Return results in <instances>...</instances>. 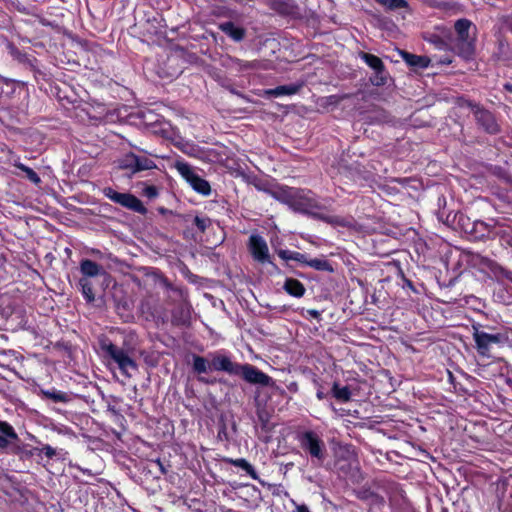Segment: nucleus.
I'll list each match as a JSON object with an SVG mask.
<instances>
[{
  "instance_id": "nucleus-1",
  "label": "nucleus",
  "mask_w": 512,
  "mask_h": 512,
  "mask_svg": "<svg viewBox=\"0 0 512 512\" xmlns=\"http://www.w3.org/2000/svg\"><path fill=\"white\" fill-rule=\"evenodd\" d=\"M273 195L275 200L289 206L293 211L307 215L314 220L322 221L333 227L351 226V220L348 217L328 214L329 208L321 203L310 189L284 185Z\"/></svg>"
},
{
  "instance_id": "nucleus-2",
  "label": "nucleus",
  "mask_w": 512,
  "mask_h": 512,
  "mask_svg": "<svg viewBox=\"0 0 512 512\" xmlns=\"http://www.w3.org/2000/svg\"><path fill=\"white\" fill-rule=\"evenodd\" d=\"M455 39L453 49L464 60H471L476 51L477 27L467 18H461L454 23Z\"/></svg>"
},
{
  "instance_id": "nucleus-3",
  "label": "nucleus",
  "mask_w": 512,
  "mask_h": 512,
  "mask_svg": "<svg viewBox=\"0 0 512 512\" xmlns=\"http://www.w3.org/2000/svg\"><path fill=\"white\" fill-rule=\"evenodd\" d=\"M295 440L315 465L323 464L327 456V449L324 440L317 432L310 429L297 431Z\"/></svg>"
},
{
  "instance_id": "nucleus-4",
  "label": "nucleus",
  "mask_w": 512,
  "mask_h": 512,
  "mask_svg": "<svg viewBox=\"0 0 512 512\" xmlns=\"http://www.w3.org/2000/svg\"><path fill=\"white\" fill-rule=\"evenodd\" d=\"M99 347L103 356L117 364L119 370L124 376L129 377L130 370H137L136 361L129 355L126 350L112 343L109 338H101L99 340Z\"/></svg>"
},
{
  "instance_id": "nucleus-5",
  "label": "nucleus",
  "mask_w": 512,
  "mask_h": 512,
  "mask_svg": "<svg viewBox=\"0 0 512 512\" xmlns=\"http://www.w3.org/2000/svg\"><path fill=\"white\" fill-rule=\"evenodd\" d=\"M473 338L477 353L481 357L486 358L493 356V350L495 347H503L509 341V337L506 332L488 333L478 329H475Z\"/></svg>"
},
{
  "instance_id": "nucleus-6",
  "label": "nucleus",
  "mask_w": 512,
  "mask_h": 512,
  "mask_svg": "<svg viewBox=\"0 0 512 512\" xmlns=\"http://www.w3.org/2000/svg\"><path fill=\"white\" fill-rule=\"evenodd\" d=\"M102 194L113 203L118 204L121 207L133 211L135 213L145 215L148 211L147 208L142 203V201L132 193H122L116 191L112 187H104L102 189Z\"/></svg>"
},
{
  "instance_id": "nucleus-7",
  "label": "nucleus",
  "mask_w": 512,
  "mask_h": 512,
  "mask_svg": "<svg viewBox=\"0 0 512 512\" xmlns=\"http://www.w3.org/2000/svg\"><path fill=\"white\" fill-rule=\"evenodd\" d=\"M118 166L122 170H127L128 175L132 176L141 171L157 168L156 163L145 155H138L134 152L124 154L118 161Z\"/></svg>"
},
{
  "instance_id": "nucleus-8",
  "label": "nucleus",
  "mask_w": 512,
  "mask_h": 512,
  "mask_svg": "<svg viewBox=\"0 0 512 512\" xmlns=\"http://www.w3.org/2000/svg\"><path fill=\"white\" fill-rule=\"evenodd\" d=\"M177 171L186 180V182L192 187L197 193L208 196L211 193L210 183L195 173L190 164L186 162L177 161L175 165Z\"/></svg>"
},
{
  "instance_id": "nucleus-9",
  "label": "nucleus",
  "mask_w": 512,
  "mask_h": 512,
  "mask_svg": "<svg viewBox=\"0 0 512 512\" xmlns=\"http://www.w3.org/2000/svg\"><path fill=\"white\" fill-rule=\"evenodd\" d=\"M237 372L234 376L241 377L245 382L252 385L270 386L273 383V379L258 367L249 363H238Z\"/></svg>"
},
{
  "instance_id": "nucleus-10",
  "label": "nucleus",
  "mask_w": 512,
  "mask_h": 512,
  "mask_svg": "<svg viewBox=\"0 0 512 512\" xmlns=\"http://www.w3.org/2000/svg\"><path fill=\"white\" fill-rule=\"evenodd\" d=\"M247 248L253 260L260 264L276 265L271 260L266 240L259 234H251L248 239Z\"/></svg>"
},
{
  "instance_id": "nucleus-11",
  "label": "nucleus",
  "mask_w": 512,
  "mask_h": 512,
  "mask_svg": "<svg viewBox=\"0 0 512 512\" xmlns=\"http://www.w3.org/2000/svg\"><path fill=\"white\" fill-rule=\"evenodd\" d=\"M458 224L464 233L468 234L472 240H482L489 237L491 226L481 220L471 221L470 218L460 214Z\"/></svg>"
},
{
  "instance_id": "nucleus-12",
  "label": "nucleus",
  "mask_w": 512,
  "mask_h": 512,
  "mask_svg": "<svg viewBox=\"0 0 512 512\" xmlns=\"http://www.w3.org/2000/svg\"><path fill=\"white\" fill-rule=\"evenodd\" d=\"M477 125L487 134L495 135L501 130L494 114L488 109L482 107L476 111L474 115Z\"/></svg>"
},
{
  "instance_id": "nucleus-13",
  "label": "nucleus",
  "mask_w": 512,
  "mask_h": 512,
  "mask_svg": "<svg viewBox=\"0 0 512 512\" xmlns=\"http://www.w3.org/2000/svg\"><path fill=\"white\" fill-rule=\"evenodd\" d=\"M237 366L238 362L232 361L231 357L226 354L219 352L211 354L210 371L225 372L234 376Z\"/></svg>"
},
{
  "instance_id": "nucleus-14",
  "label": "nucleus",
  "mask_w": 512,
  "mask_h": 512,
  "mask_svg": "<svg viewBox=\"0 0 512 512\" xmlns=\"http://www.w3.org/2000/svg\"><path fill=\"white\" fill-rule=\"evenodd\" d=\"M335 468L340 477L352 481L356 480L360 473L356 459L338 458L335 461Z\"/></svg>"
},
{
  "instance_id": "nucleus-15",
  "label": "nucleus",
  "mask_w": 512,
  "mask_h": 512,
  "mask_svg": "<svg viewBox=\"0 0 512 512\" xmlns=\"http://www.w3.org/2000/svg\"><path fill=\"white\" fill-rule=\"evenodd\" d=\"M171 323L176 327H189L191 325V308L179 304L171 312Z\"/></svg>"
},
{
  "instance_id": "nucleus-16",
  "label": "nucleus",
  "mask_w": 512,
  "mask_h": 512,
  "mask_svg": "<svg viewBox=\"0 0 512 512\" xmlns=\"http://www.w3.org/2000/svg\"><path fill=\"white\" fill-rule=\"evenodd\" d=\"M400 55L403 61L414 70L426 69L431 63L428 56L416 55L408 51H400Z\"/></svg>"
},
{
  "instance_id": "nucleus-17",
  "label": "nucleus",
  "mask_w": 512,
  "mask_h": 512,
  "mask_svg": "<svg viewBox=\"0 0 512 512\" xmlns=\"http://www.w3.org/2000/svg\"><path fill=\"white\" fill-rule=\"evenodd\" d=\"M0 449H7L11 442L19 441L14 427L7 421L0 420Z\"/></svg>"
},
{
  "instance_id": "nucleus-18",
  "label": "nucleus",
  "mask_w": 512,
  "mask_h": 512,
  "mask_svg": "<svg viewBox=\"0 0 512 512\" xmlns=\"http://www.w3.org/2000/svg\"><path fill=\"white\" fill-rule=\"evenodd\" d=\"M6 49L13 60L29 67L30 63H34L36 58L29 55L25 51L20 50L13 42L7 41Z\"/></svg>"
},
{
  "instance_id": "nucleus-19",
  "label": "nucleus",
  "mask_w": 512,
  "mask_h": 512,
  "mask_svg": "<svg viewBox=\"0 0 512 512\" xmlns=\"http://www.w3.org/2000/svg\"><path fill=\"white\" fill-rule=\"evenodd\" d=\"M220 30L236 42L242 41L246 36L245 28L237 26L232 21L223 22L219 25Z\"/></svg>"
},
{
  "instance_id": "nucleus-20",
  "label": "nucleus",
  "mask_w": 512,
  "mask_h": 512,
  "mask_svg": "<svg viewBox=\"0 0 512 512\" xmlns=\"http://www.w3.org/2000/svg\"><path fill=\"white\" fill-rule=\"evenodd\" d=\"M303 86H304L303 82L292 83V84H288V85H279L275 88L266 90V95H268L270 97L294 95V94H297L302 89Z\"/></svg>"
},
{
  "instance_id": "nucleus-21",
  "label": "nucleus",
  "mask_w": 512,
  "mask_h": 512,
  "mask_svg": "<svg viewBox=\"0 0 512 512\" xmlns=\"http://www.w3.org/2000/svg\"><path fill=\"white\" fill-rule=\"evenodd\" d=\"M283 289L290 296L301 298L306 292V288L302 282L295 278H286Z\"/></svg>"
},
{
  "instance_id": "nucleus-22",
  "label": "nucleus",
  "mask_w": 512,
  "mask_h": 512,
  "mask_svg": "<svg viewBox=\"0 0 512 512\" xmlns=\"http://www.w3.org/2000/svg\"><path fill=\"white\" fill-rule=\"evenodd\" d=\"M223 461L232 466L238 467L241 470L245 471L247 475H249L254 480H259V475L256 472L255 468L244 458H224Z\"/></svg>"
},
{
  "instance_id": "nucleus-23",
  "label": "nucleus",
  "mask_w": 512,
  "mask_h": 512,
  "mask_svg": "<svg viewBox=\"0 0 512 512\" xmlns=\"http://www.w3.org/2000/svg\"><path fill=\"white\" fill-rule=\"evenodd\" d=\"M102 271V266L91 259H82L80 262V272L84 276L83 278L95 277Z\"/></svg>"
},
{
  "instance_id": "nucleus-24",
  "label": "nucleus",
  "mask_w": 512,
  "mask_h": 512,
  "mask_svg": "<svg viewBox=\"0 0 512 512\" xmlns=\"http://www.w3.org/2000/svg\"><path fill=\"white\" fill-rule=\"evenodd\" d=\"M333 398L339 403H347L351 400L352 392L349 386H340L338 382H334L331 388Z\"/></svg>"
},
{
  "instance_id": "nucleus-25",
  "label": "nucleus",
  "mask_w": 512,
  "mask_h": 512,
  "mask_svg": "<svg viewBox=\"0 0 512 512\" xmlns=\"http://www.w3.org/2000/svg\"><path fill=\"white\" fill-rule=\"evenodd\" d=\"M41 395L45 399H49L54 403H67L71 400L68 393L52 388L50 390H41Z\"/></svg>"
},
{
  "instance_id": "nucleus-26",
  "label": "nucleus",
  "mask_w": 512,
  "mask_h": 512,
  "mask_svg": "<svg viewBox=\"0 0 512 512\" xmlns=\"http://www.w3.org/2000/svg\"><path fill=\"white\" fill-rule=\"evenodd\" d=\"M304 265L309 266L317 271H323V272H329L332 273L334 271L333 266L331 263L326 260L325 258H314L309 259L308 256L306 257V262Z\"/></svg>"
},
{
  "instance_id": "nucleus-27",
  "label": "nucleus",
  "mask_w": 512,
  "mask_h": 512,
  "mask_svg": "<svg viewBox=\"0 0 512 512\" xmlns=\"http://www.w3.org/2000/svg\"><path fill=\"white\" fill-rule=\"evenodd\" d=\"M192 369L196 374H205L210 371V361L200 355L193 354L192 355Z\"/></svg>"
},
{
  "instance_id": "nucleus-28",
  "label": "nucleus",
  "mask_w": 512,
  "mask_h": 512,
  "mask_svg": "<svg viewBox=\"0 0 512 512\" xmlns=\"http://www.w3.org/2000/svg\"><path fill=\"white\" fill-rule=\"evenodd\" d=\"M423 39L439 51H447L449 49L447 41L436 33H425Z\"/></svg>"
},
{
  "instance_id": "nucleus-29",
  "label": "nucleus",
  "mask_w": 512,
  "mask_h": 512,
  "mask_svg": "<svg viewBox=\"0 0 512 512\" xmlns=\"http://www.w3.org/2000/svg\"><path fill=\"white\" fill-rule=\"evenodd\" d=\"M379 5L383 6L386 10L396 11L400 9H406L411 12L409 3L407 0H375Z\"/></svg>"
},
{
  "instance_id": "nucleus-30",
  "label": "nucleus",
  "mask_w": 512,
  "mask_h": 512,
  "mask_svg": "<svg viewBox=\"0 0 512 512\" xmlns=\"http://www.w3.org/2000/svg\"><path fill=\"white\" fill-rule=\"evenodd\" d=\"M256 416H257V419L260 423L262 430L269 431L270 430L269 422H270L271 414L265 405L257 403Z\"/></svg>"
},
{
  "instance_id": "nucleus-31",
  "label": "nucleus",
  "mask_w": 512,
  "mask_h": 512,
  "mask_svg": "<svg viewBox=\"0 0 512 512\" xmlns=\"http://www.w3.org/2000/svg\"><path fill=\"white\" fill-rule=\"evenodd\" d=\"M277 254L281 259H283L285 261L293 260V261H296L303 265L306 262V257H307V254L300 253L298 251L288 250V249H280L277 251Z\"/></svg>"
},
{
  "instance_id": "nucleus-32",
  "label": "nucleus",
  "mask_w": 512,
  "mask_h": 512,
  "mask_svg": "<svg viewBox=\"0 0 512 512\" xmlns=\"http://www.w3.org/2000/svg\"><path fill=\"white\" fill-rule=\"evenodd\" d=\"M16 168H18L19 170H21L24 174H25V177L33 184L35 185H39L41 183V178L40 176L30 167L26 166L25 164L21 163L18 160H15L14 164H13Z\"/></svg>"
},
{
  "instance_id": "nucleus-33",
  "label": "nucleus",
  "mask_w": 512,
  "mask_h": 512,
  "mask_svg": "<svg viewBox=\"0 0 512 512\" xmlns=\"http://www.w3.org/2000/svg\"><path fill=\"white\" fill-rule=\"evenodd\" d=\"M78 285L80 286L81 293L87 303H92L95 300L92 283L87 278H80Z\"/></svg>"
},
{
  "instance_id": "nucleus-34",
  "label": "nucleus",
  "mask_w": 512,
  "mask_h": 512,
  "mask_svg": "<svg viewBox=\"0 0 512 512\" xmlns=\"http://www.w3.org/2000/svg\"><path fill=\"white\" fill-rule=\"evenodd\" d=\"M389 77V72L387 71L385 65L381 67V70H374V74L370 77V82L372 85L381 87L387 84Z\"/></svg>"
},
{
  "instance_id": "nucleus-35",
  "label": "nucleus",
  "mask_w": 512,
  "mask_h": 512,
  "mask_svg": "<svg viewBox=\"0 0 512 512\" xmlns=\"http://www.w3.org/2000/svg\"><path fill=\"white\" fill-rule=\"evenodd\" d=\"M360 58L373 70H381V67L384 65L381 58L371 53L361 52Z\"/></svg>"
},
{
  "instance_id": "nucleus-36",
  "label": "nucleus",
  "mask_w": 512,
  "mask_h": 512,
  "mask_svg": "<svg viewBox=\"0 0 512 512\" xmlns=\"http://www.w3.org/2000/svg\"><path fill=\"white\" fill-rule=\"evenodd\" d=\"M28 68L33 72L34 78L37 83H40V81H45V82L49 81V79H50L49 75L46 72H44L38 68V60L37 59L34 63H30Z\"/></svg>"
},
{
  "instance_id": "nucleus-37",
  "label": "nucleus",
  "mask_w": 512,
  "mask_h": 512,
  "mask_svg": "<svg viewBox=\"0 0 512 512\" xmlns=\"http://www.w3.org/2000/svg\"><path fill=\"white\" fill-rule=\"evenodd\" d=\"M254 186L257 190L259 191H263L265 193H267L268 195H270L271 197L274 198V193L276 191H278L279 189L283 188L284 185H274V186H271L270 184L268 183H264L262 181H259L257 183H254Z\"/></svg>"
},
{
  "instance_id": "nucleus-38",
  "label": "nucleus",
  "mask_w": 512,
  "mask_h": 512,
  "mask_svg": "<svg viewBox=\"0 0 512 512\" xmlns=\"http://www.w3.org/2000/svg\"><path fill=\"white\" fill-rule=\"evenodd\" d=\"M194 225L200 233H204L206 229L211 225V219L209 217L195 216L193 220Z\"/></svg>"
},
{
  "instance_id": "nucleus-39",
  "label": "nucleus",
  "mask_w": 512,
  "mask_h": 512,
  "mask_svg": "<svg viewBox=\"0 0 512 512\" xmlns=\"http://www.w3.org/2000/svg\"><path fill=\"white\" fill-rule=\"evenodd\" d=\"M361 499H366L371 501L372 503L384 505L385 500L383 497L379 496L378 494L372 492V491H364L361 496H359Z\"/></svg>"
},
{
  "instance_id": "nucleus-40",
  "label": "nucleus",
  "mask_w": 512,
  "mask_h": 512,
  "mask_svg": "<svg viewBox=\"0 0 512 512\" xmlns=\"http://www.w3.org/2000/svg\"><path fill=\"white\" fill-rule=\"evenodd\" d=\"M458 105H459L460 107H467V108H469V109L472 111L473 115H475V114H476V111H477L478 109H481V108L483 107V106H482V105H480L479 103H476V102H474V101H472V100L465 99V98H462V97H461V98H459V100H458Z\"/></svg>"
},
{
  "instance_id": "nucleus-41",
  "label": "nucleus",
  "mask_w": 512,
  "mask_h": 512,
  "mask_svg": "<svg viewBox=\"0 0 512 512\" xmlns=\"http://www.w3.org/2000/svg\"><path fill=\"white\" fill-rule=\"evenodd\" d=\"M142 194L149 199H154L159 195V189L154 185H146L142 189Z\"/></svg>"
},
{
  "instance_id": "nucleus-42",
  "label": "nucleus",
  "mask_w": 512,
  "mask_h": 512,
  "mask_svg": "<svg viewBox=\"0 0 512 512\" xmlns=\"http://www.w3.org/2000/svg\"><path fill=\"white\" fill-rule=\"evenodd\" d=\"M56 454V449L50 446L49 444H45L42 447H39V457H42V455H44L48 459H52L54 456H56Z\"/></svg>"
},
{
  "instance_id": "nucleus-43",
  "label": "nucleus",
  "mask_w": 512,
  "mask_h": 512,
  "mask_svg": "<svg viewBox=\"0 0 512 512\" xmlns=\"http://www.w3.org/2000/svg\"><path fill=\"white\" fill-rule=\"evenodd\" d=\"M341 100H342V97H340L338 95H330V96L325 97L324 104L326 106H330V105L337 106Z\"/></svg>"
},
{
  "instance_id": "nucleus-44",
  "label": "nucleus",
  "mask_w": 512,
  "mask_h": 512,
  "mask_svg": "<svg viewBox=\"0 0 512 512\" xmlns=\"http://www.w3.org/2000/svg\"><path fill=\"white\" fill-rule=\"evenodd\" d=\"M279 11L283 14H291L293 9H294V5H291L287 2H279Z\"/></svg>"
},
{
  "instance_id": "nucleus-45",
  "label": "nucleus",
  "mask_w": 512,
  "mask_h": 512,
  "mask_svg": "<svg viewBox=\"0 0 512 512\" xmlns=\"http://www.w3.org/2000/svg\"><path fill=\"white\" fill-rule=\"evenodd\" d=\"M313 381L318 386V390L316 392L317 399L320 401L324 400L326 398V394L322 391V387H321L320 383L318 382V380L316 378Z\"/></svg>"
},
{
  "instance_id": "nucleus-46",
  "label": "nucleus",
  "mask_w": 512,
  "mask_h": 512,
  "mask_svg": "<svg viewBox=\"0 0 512 512\" xmlns=\"http://www.w3.org/2000/svg\"><path fill=\"white\" fill-rule=\"evenodd\" d=\"M218 438L220 440H228V433L225 424H223L218 430Z\"/></svg>"
},
{
  "instance_id": "nucleus-47",
  "label": "nucleus",
  "mask_w": 512,
  "mask_h": 512,
  "mask_svg": "<svg viewBox=\"0 0 512 512\" xmlns=\"http://www.w3.org/2000/svg\"><path fill=\"white\" fill-rule=\"evenodd\" d=\"M499 273L504 277L506 278L507 280L511 281L512 282V271L511 270H508L506 268H503V267H499Z\"/></svg>"
},
{
  "instance_id": "nucleus-48",
  "label": "nucleus",
  "mask_w": 512,
  "mask_h": 512,
  "mask_svg": "<svg viewBox=\"0 0 512 512\" xmlns=\"http://www.w3.org/2000/svg\"><path fill=\"white\" fill-rule=\"evenodd\" d=\"M23 453L28 457L39 456V447H33L29 451H23Z\"/></svg>"
},
{
  "instance_id": "nucleus-49",
  "label": "nucleus",
  "mask_w": 512,
  "mask_h": 512,
  "mask_svg": "<svg viewBox=\"0 0 512 512\" xmlns=\"http://www.w3.org/2000/svg\"><path fill=\"white\" fill-rule=\"evenodd\" d=\"M438 63L440 64H443V65H449L452 63V58L449 57V56H444V57H441L439 60H438Z\"/></svg>"
},
{
  "instance_id": "nucleus-50",
  "label": "nucleus",
  "mask_w": 512,
  "mask_h": 512,
  "mask_svg": "<svg viewBox=\"0 0 512 512\" xmlns=\"http://www.w3.org/2000/svg\"><path fill=\"white\" fill-rule=\"evenodd\" d=\"M155 463L159 467V470H160L161 474L165 475L167 473V470H166L165 466L163 465V463L161 462V460L157 459L155 461Z\"/></svg>"
},
{
  "instance_id": "nucleus-51",
  "label": "nucleus",
  "mask_w": 512,
  "mask_h": 512,
  "mask_svg": "<svg viewBox=\"0 0 512 512\" xmlns=\"http://www.w3.org/2000/svg\"><path fill=\"white\" fill-rule=\"evenodd\" d=\"M307 312H308V314H309L310 316H312V317H313V318H315V319H319V318H320V316H321L320 312H319L318 310H315V309H310V310H308Z\"/></svg>"
},
{
  "instance_id": "nucleus-52",
  "label": "nucleus",
  "mask_w": 512,
  "mask_h": 512,
  "mask_svg": "<svg viewBox=\"0 0 512 512\" xmlns=\"http://www.w3.org/2000/svg\"><path fill=\"white\" fill-rule=\"evenodd\" d=\"M290 392L296 393L298 391V385L296 382H292L287 386Z\"/></svg>"
},
{
  "instance_id": "nucleus-53",
  "label": "nucleus",
  "mask_w": 512,
  "mask_h": 512,
  "mask_svg": "<svg viewBox=\"0 0 512 512\" xmlns=\"http://www.w3.org/2000/svg\"><path fill=\"white\" fill-rule=\"evenodd\" d=\"M297 512H311L306 505L297 506Z\"/></svg>"
},
{
  "instance_id": "nucleus-54",
  "label": "nucleus",
  "mask_w": 512,
  "mask_h": 512,
  "mask_svg": "<svg viewBox=\"0 0 512 512\" xmlns=\"http://www.w3.org/2000/svg\"><path fill=\"white\" fill-rule=\"evenodd\" d=\"M503 88H504V90H506L507 92L512 93V83H509V82L505 83V84L503 85Z\"/></svg>"
},
{
  "instance_id": "nucleus-55",
  "label": "nucleus",
  "mask_w": 512,
  "mask_h": 512,
  "mask_svg": "<svg viewBox=\"0 0 512 512\" xmlns=\"http://www.w3.org/2000/svg\"><path fill=\"white\" fill-rule=\"evenodd\" d=\"M440 512H449L448 508L440 506Z\"/></svg>"
},
{
  "instance_id": "nucleus-56",
  "label": "nucleus",
  "mask_w": 512,
  "mask_h": 512,
  "mask_svg": "<svg viewBox=\"0 0 512 512\" xmlns=\"http://www.w3.org/2000/svg\"><path fill=\"white\" fill-rule=\"evenodd\" d=\"M324 201H325V203H332L333 199L332 198H326Z\"/></svg>"
},
{
  "instance_id": "nucleus-57",
  "label": "nucleus",
  "mask_w": 512,
  "mask_h": 512,
  "mask_svg": "<svg viewBox=\"0 0 512 512\" xmlns=\"http://www.w3.org/2000/svg\"><path fill=\"white\" fill-rule=\"evenodd\" d=\"M15 454H18L20 452V447H17L14 451Z\"/></svg>"
},
{
  "instance_id": "nucleus-58",
  "label": "nucleus",
  "mask_w": 512,
  "mask_h": 512,
  "mask_svg": "<svg viewBox=\"0 0 512 512\" xmlns=\"http://www.w3.org/2000/svg\"><path fill=\"white\" fill-rule=\"evenodd\" d=\"M77 468L81 470V468H80L79 466H77ZM82 471H83V472H88V475H91V472H90V471H88V470H83V469H82Z\"/></svg>"
},
{
  "instance_id": "nucleus-59",
  "label": "nucleus",
  "mask_w": 512,
  "mask_h": 512,
  "mask_svg": "<svg viewBox=\"0 0 512 512\" xmlns=\"http://www.w3.org/2000/svg\"><path fill=\"white\" fill-rule=\"evenodd\" d=\"M200 381L205 382V383H210L209 381L205 380L204 378H200Z\"/></svg>"
}]
</instances>
